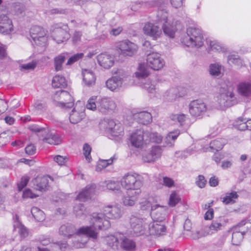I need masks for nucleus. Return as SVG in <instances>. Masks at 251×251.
Instances as JSON below:
<instances>
[{
    "label": "nucleus",
    "mask_w": 251,
    "mask_h": 251,
    "mask_svg": "<svg viewBox=\"0 0 251 251\" xmlns=\"http://www.w3.org/2000/svg\"><path fill=\"white\" fill-rule=\"evenodd\" d=\"M235 227V229H238L242 234H244L249 229H251V221L247 220H242Z\"/></svg>",
    "instance_id": "obj_41"
},
{
    "label": "nucleus",
    "mask_w": 251,
    "mask_h": 251,
    "mask_svg": "<svg viewBox=\"0 0 251 251\" xmlns=\"http://www.w3.org/2000/svg\"><path fill=\"white\" fill-rule=\"evenodd\" d=\"M31 213L37 222H42L45 219L44 212L37 207H33L31 209Z\"/></svg>",
    "instance_id": "obj_45"
},
{
    "label": "nucleus",
    "mask_w": 251,
    "mask_h": 251,
    "mask_svg": "<svg viewBox=\"0 0 251 251\" xmlns=\"http://www.w3.org/2000/svg\"><path fill=\"white\" fill-rule=\"evenodd\" d=\"M203 37L201 30L198 28L189 27L187 28L186 35L182 39V43L187 47H201L203 44Z\"/></svg>",
    "instance_id": "obj_4"
},
{
    "label": "nucleus",
    "mask_w": 251,
    "mask_h": 251,
    "mask_svg": "<svg viewBox=\"0 0 251 251\" xmlns=\"http://www.w3.org/2000/svg\"><path fill=\"white\" fill-rule=\"evenodd\" d=\"M121 233H116L114 235H109L105 237L107 244L114 250L119 248L120 243Z\"/></svg>",
    "instance_id": "obj_35"
},
{
    "label": "nucleus",
    "mask_w": 251,
    "mask_h": 251,
    "mask_svg": "<svg viewBox=\"0 0 251 251\" xmlns=\"http://www.w3.org/2000/svg\"><path fill=\"white\" fill-rule=\"evenodd\" d=\"M49 178L51 179V177L48 176L37 177L35 179V182L36 183V188L41 191L45 190L48 186Z\"/></svg>",
    "instance_id": "obj_39"
},
{
    "label": "nucleus",
    "mask_w": 251,
    "mask_h": 251,
    "mask_svg": "<svg viewBox=\"0 0 251 251\" xmlns=\"http://www.w3.org/2000/svg\"><path fill=\"white\" fill-rule=\"evenodd\" d=\"M221 66L218 64H212L209 66V73L214 76H218L221 73Z\"/></svg>",
    "instance_id": "obj_56"
},
{
    "label": "nucleus",
    "mask_w": 251,
    "mask_h": 251,
    "mask_svg": "<svg viewBox=\"0 0 251 251\" xmlns=\"http://www.w3.org/2000/svg\"><path fill=\"white\" fill-rule=\"evenodd\" d=\"M180 200L179 196L175 192H173L170 196L169 205L171 206H174L179 202Z\"/></svg>",
    "instance_id": "obj_57"
},
{
    "label": "nucleus",
    "mask_w": 251,
    "mask_h": 251,
    "mask_svg": "<svg viewBox=\"0 0 251 251\" xmlns=\"http://www.w3.org/2000/svg\"><path fill=\"white\" fill-rule=\"evenodd\" d=\"M157 17L158 21L163 23L162 28L164 34L170 38H174L176 27L168 22L167 11L164 9H162L161 7H159Z\"/></svg>",
    "instance_id": "obj_12"
},
{
    "label": "nucleus",
    "mask_w": 251,
    "mask_h": 251,
    "mask_svg": "<svg viewBox=\"0 0 251 251\" xmlns=\"http://www.w3.org/2000/svg\"><path fill=\"white\" fill-rule=\"evenodd\" d=\"M144 33L153 40H157L160 38L162 35V30L159 26L151 22L146 23L143 27Z\"/></svg>",
    "instance_id": "obj_21"
},
{
    "label": "nucleus",
    "mask_w": 251,
    "mask_h": 251,
    "mask_svg": "<svg viewBox=\"0 0 251 251\" xmlns=\"http://www.w3.org/2000/svg\"><path fill=\"white\" fill-rule=\"evenodd\" d=\"M74 212L76 217H81L86 215L87 211L83 204L79 203L74 207Z\"/></svg>",
    "instance_id": "obj_51"
},
{
    "label": "nucleus",
    "mask_w": 251,
    "mask_h": 251,
    "mask_svg": "<svg viewBox=\"0 0 251 251\" xmlns=\"http://www.w3.org/2000/svg\"><path fill=\"white\" fill-rule=\"evenodd\" d=\"M237 90L239 94L244 97L251 96V78L238 83Z\"/></svg>",
    "instance_id": "obj_29"
},
{
    "label": "nucleus",
    "mask_w": 251,
    "mask_h": 251,
    "mask_svg": "<svg viewBox=\"0 0 251 251\" xmlns=\"http://www.w3.org/2000/svg\"><path fill=\"white\" fill-rule=\"evenodd\" d=\"M233 91V87L231 85H227L226 88L222 87L220 89V93L217 97V101L221 108L230 106L233 104L234 95Z\"/></svg>",
    "instance_id": "obj_7"
},
{
    "label": "nucleus",
    "mask_w": 251,
    "mask_h": 251,
    "mask_svg": "<svg viewBox=\"0 0 251 251\" xmlns=\"http://www.w3.org/2000/svg\"><path fill=\"white\" fill-rule=\"evenodd\" d=\"M146 60L148 67L154 70H159L165 65V62L161 57L160 54L157 52L149 53Z\"/></svg>",
    "instance_id": "obj_17"
},
{
    "label": "nucleus",
    "mask_w": 251,
    "mask_h": 251,
    "mask_svg": "<svg viewBox=\"0 0 251 251\" xmlns=\"http://www.w3.org/2000/svg\"><path fill=\"white\" fill-rule=\"evenodd\" d=\"M135 119H137L138 122L143 125H147L151 122L152 116L149 112L141 111L134 115Z\"/></svg>",
    "instance_id": "obj_37"
},
{
    "label": "nucleus",
    "mask_w": 251,
    "mask_h": 251,
    "mask_svg": "<svg viewBox=\"0 0 251 251\" xmlns=\"http://www.w3.org/2000/svg\"><path fill=\"white\" fill-rule=\"evenodd\" d=\"M186 118V115L184 114H173L170 116L171 120L175 122H177L181 126L184 124Z\"/></svg>",
    "instance_id": "obj_53"
},
{
    "label": "nucleus",
    "mask_w": 251,
    "mask_h": 251,
    "mask_svg": "<svg viewBox=\"0 0 251 251\" xmlns=\"http://www.w3.org/2000/svg\"><path fill=\"white\" fill-rule=\"evenodd\" d=\"M180 132L178 130H176L174 131L170 132L165 138L166 143L169 146L174 145L175 141L176 139L179 135Z\"/></svg>",
    "instance_id": "obj_47"
},
{
    "label": "nucleus",
    "mask_w": 251,
    "mask_h": 251,
    "mask_svg": "<svg viewBox=\"0 0 251 251\" xmlns=\"http://www.w3.org/2000/svg\"><path fill=\"white\" fill-rule=\"evenodd\" d=\"M207 110V107L204 102L201 100H195L189 104L190 113L194 116H199Z\"/></svg>",
    "instance_id": "obj_24"
},
{
    "label": "nucleus",
    "mask_w": 251,
    "mask_h": 251,
    "mask_svg": "<svg viewBox=\"0 0 251 251\" xmlns=\"http://www.w3.org/2000/svg\"><path fill=\"white\" fill-rule=\"evenodd\" d=\"M38 196L33 194L31 191L29 189H26L23 192V198L24 199L27 198H34L37 197Z\"/></svg>",
    "instance_id": "obj_64"
},
{
    "label": "nucleus",
    "mask_w": 251,
    "mask_h": 251,
    "mask_svg": "<svg viewBox=\"0 0 251 251\" xmlns=\"http://www.w3.org/2000/svg\"><path fill=\"white\" fill-rule=\"evenodd\" d=\"M209 46L211 50L214 51H224L225 48L222 44L216 40L210 41Z\"/></svg>",
    "instance_id": "obj_54"
},
{
    "label": "nucleus",
    "mask_w": 251,
    "mask_h": 251,
    "mask_svg": "<svg viewBox=\"0 0 251 251\" xmlns=\"http://www.w3.org/2000/svg\"><path fill=\"white\" fill-rule=\"evenodd\" d=\"M140 194L139 192H130L127 193L122 199L123 203L126 206H132L134 205L137 201V196Z\"/></svg>",
    "instance_id": "obj_36"
},
{
    "label": "nucleus",
    "mask_w": 251,
    "mask_h": 251,
    "mask_svg": "<svg viewBox=\"0 0 251 251\" xmlns=\"http://www.w3.org/2000/svg\"><path fill=\"white\" fill-rule=\"evenodd\" d=\"M10 141V136L7 132H3L0 134V146L6 145Z\"/></svg>",
    "instance_id": "obj_60"
},
{
    "label": "nucleus",
    "mask_w": 251,
    "mask_h": 251,
    "mask_svg": "<svg viewBox=\"0 0 251 251\" xmlns=\"http://www.w3.org/2000/svg\"><path fill=\"white\" fill-rule=\"evenodd\" d=\"M28 128L30 131L38 133V135L40 136V138H42L43 135H44V133L48 132V130L47 129V128L41 127L37 125H29L28 127Z\"/></svg>",
    "instance_id": "obj_50"
},
{
    "label": "nucleus",
    "mask_w": 251,
    "mask_h": 251,
    "mask_svg": "<svg viewBox=\"0 0 251 251\" xmlns=\"http://www.w3.org/2000/svg\"><path fill=\"white\" fill-rule=\"evenodd\" d=\"M115 156L110 157L109 159H101L100 160L97 164L96 170L98 172L101 171L104 168H106L108 165L111 164L114 160H116Z\"/></svg>",
    "instance_id": "obj_46"
},
{
    "label": "nucleus",
    "mask_w": 251,
    "mask_h": 251,
    "mask_svg": "<svg viewBox=\"0 0 251 251\" xmlns=\"http://www.w3.org/2000/svg\"><path fill=\"white\" fill-rule=\"evenodd\" d=\"M52 39L57 43H62L70 38V34L66 29H64L58 24L53 25L50 29Z\"/></svg>",
    "instance_id": "obj_16"
},
{
    "label": "nucleus",
    "mask_w": 251,
    "mask_h": 251,
    "mask_svg": "<svg viewBox=\"0 0 251 251\" xmlns=\"http://www.w3.org/2000/svg\"><path fill=\"white\" fill-rule=\"evenodd\" d=\"M150 216H143L139 214L132 215L129 219L131 232L134 236H146Z\"/></svg>",
    "instance_id": "obj_3"
},
{
    "label": "nucleus",
    "mask_w": 251,
    "mask_h": 251,
    "mask_svg": "<svg viewBox=\"0 0 251 251\" xmlns=\"http://www.w3.org/2000/svg\"><path fill=\"white\" fill-rule=\"evenodd\" d=\"M29 180V178L27 176H24L21 178V181L17 184L18 188L19 191H21L27 185Z\"/></svg>",
    "instance_id": "obj_61"
},
{
    "label": "nucleus",
    "mask_w": 251,
    "mask_h": 251,
    "mask_svg": "<svg viewBox=\"0 0 251 251\" xmlns=\"http://www.w3.org/2000/svg\"><path fill=\"white\" fill-rule=\"evenodd\" d=\"M95 194V187L94 185L90 186H87L79 193L76 200L81 201H85L91 199Z\"/></svg>",
    "instance_id": "obj_30"
},
{
    "label": "nucleus",
    "mask_w": 251,
    "mask_h": 251,
    "mask_svg": "<svg viewBox=\"0 0 251 251\" xmlns=\"http://www.w3.org/2000/svg\"><path fill=\"white\" fill-rule=\"evenodd\" d=\"M158 198L154 196H148L142 199L140 202V208L143 210H146L151 208L152 211V207L157 204Z\"/></svg>",
    "instance_id": "obj_34"
},
{
    "label": "nucleus",
    "mask_w": 251,
    "mask_h": 251,
    "mask_svg": "<svg viewBox=\"0 0 251 251\" xmlns=\"http://www.w3.org/2000/svg\"><path fill=\"white\" fill-rule=\"evenodd\" d=\"M166 226L162 222L151 221L150 219L146 236L160 237L166 235Z\"/></svg>",
    "instance_id": "obj_15"
},
{
    "label": "nucleus",
    "mask_w": 251,
    "mask_h": 251,
    "mask_svg": "<svg viewBox=\"0 0 251 251\" xmlns=\"http://www.w3.org/2000/svg\"><path fill=\"white\" fill-rule=\"evenodd\" d=\"M226 221L225 219L222 217H220L214 220H213L210 225L202 232L201 231H198L197 236H195L194 238H199L202 236L212 235L218 232L219 231L222 230L225 226Z\"/></svg>",
    "instance_id": "obj_9"
},
{
    "label": "nucleus",
    "mask_w": 251,
    "mask_h": 251,
    "mask_svg": "<svg viewBox=\"0 0 251 251\" xmlns=\"http://www.w3.org/2000/svg\"><path fill=\"white\" fill-rule=\"evenodd\" d=\"M84 54L83 53H78L70 57L67 62V65H71L81 59Z\"/></svg>",
    "instance_id": "obj_58"
},
{
    "label": "nucleus",
    "mask_w": 251,
    "mask_h": 251,
    "mask_svg": "<svg viewBox=\"0 0 251 251\" xmlns=\"http://www.w3.org/2000/svg\"><path fill=\"white\" fill-rule=\"evenodd\" d=\"M116 75L109 78L106 81V87L112 91L119 90L123 85L126 73L122 69H119L115 73Z\"/></svg>",
    "instance_id": "obj_10"
},
{
    "label": "nucleus",
    "mask_w": 251,
    "mask_h": 251,
    "mask_svg": "<svg viewBox=\"0 0 251 251\" xmlns=\"http://www.w3.org/2000/svg\"><path fill=\"white\" fill-rule=\"evenodd\" d=\"M181 96L178 93V89L176 88H172L165 92L163 97L164 99L169 101L175 100L178 97Z\"/></svg>",
    "instance_id": "obj_40"
},
{
    "label": "nucleus",
    "mask_w": 251,
    "mask_h": 251,
    "mask_svg": "<svg viewBox=\"0 0 251 251\" xmlns=\"http://www.w3.org/2000/svg\"><path fill=\"white\" fill-rule=\"evenodd\" d=\"M30 34L35 44L44 50L48 45L47 31L40 26L35 25L30 28Z\"/></svg>",
    "instance_id": "obj_6"
},
{
    "label": "nucleus",
    "mask_w": 251,
    "mask_h": 251,
    "mask_svg": "<svg viewBox=\"0 0 251 251\" xmlns=\"http://www.w3.org/2000/svg\"><path fill=\"white\" fill-rule=\"evenodd\" d=\"M107 189L112 191H121V187L118 181L111 180H106L104 182Z\"/></svg>",
    "instance_id": "obj_52"
},
{
    "label": "nucleus",
    "mask_w": 251,
    "mask_h": 251,
    "mask_svg": "<svg viewBox=\"0 0 251 251\" xmlns=\"http://www.w3.org/2000/svg\"><path fill=\"white\" fill-rule=\"evenodd\" d=\"M85 107L83 104L79 102L73 109L70 115V121L71 123L75 124L80 121L84 117Z\"/></svg>",
    "instance_id": "obj_25"
},
{
    "label": "nucleus",
    "mask_w": 251,
    "mask_h": 251,
    "mask_svg": "<svg viewBox=\"0 0 251 251\" xmlns=\"http://www.w3.org/2000/svg\"><path fill=\"white\" fill-rule=\"evenodd\" d=\"M105 130L112 137H120L124 135V128L121 124L116 123L113 120H108L106 122Z\"/></svg>",
    "instance_id": "obj_19"
},
{
    "label": "nucleus",
    "mask_w": 251,
    "mask_h": 251,
    "mask_svg": "<svg viewBox=\"0 0 251 251\" xmlns=\"http://www.w3.org/2000/svg\"><path fill=\"white\" fill-rule=\"evenodd\" d=\"M98 101H99V97L92 96L87 101L86 105V108L92 111L98 110Z\"/></svg>",
    "instance_id": "obj_44"
},
{
    "label": "nucleus",
    "mask_w": 251,
    "mask_h": 251,
    "mask_svg": "<svg viewBox=\"0 0 251 251\" xmlns=\"http://www.w3.org/2000/svg\"><path fill=\"white\" fill-rule=\"evenodd\" d=\"M148 139L146 138L145 132L141 129L133 132L130 136L129 141L131 146L137 149H142L147 145Z\"/></svg>",
    "instance_id": "obj_14"
},
{
    "label": "nucleus",
    "mask_w": 251,
    "mask_h": 251,
    "mask_svg": "<svg viewBox=\"0 0 251 251\" xmlns=\"http://www.w3.org/2000/svg\"><path fill=\"white\" fill-rule=\"evenodd\" d=\"M83 154L85 157L86 160L88 162H90L91 160V156L90 155L91 151V147L87 144H85L83 147Z\"/></svg>",
    "instance_id": "obj_59"
},
{
    "label": "nucleus",
    "mask_w": 251,
    "mask_h": 251,
    "mask_svg": "<svg viewBox=\"0 0 251 251\" xmlns=\"http://www.w3.org/2000/svg\"><path fill=\"white\" fill-rule=\"evenodd\" d=\"M227 62L229 64H233L238 66H242L243 64L242 59L236 54L229 55L227 58Z\"/></svg>",
    "instance_id": "obj_55"
},
{
    "label": "nucleus",
    "mask_w": 251,
    "mask_h": 251,
    "mask_svg": "<svg viewBox=\"0 0 251 251\" xmlns=\"http://www.w3.org/2000/svg\"><path fill=\"white\" fill-rule=\"evenodd\" d=\"M120 183L122 187L127 190H138L143 185L140 176L133 172L126 174L122 177Z\"/></svg>",
    "instance_id": "obj_5"
},
{
    "label": "nucleus",
    "mask_w": 251,
    "mask_h": 251,
    "mask_svg": "<svg viewBox=\"0 0 251 251\" xmlns=\"http://www.w3.org/2000/svg\"><path fill=\"white\" fill-rule=\"evenodd\" d=\"M97 59L99 65L105 69H110L114 64L113 56L107 53L99 54L97 56Z\"/></svg>",
    "instance_id": "obj_26"
},
{
    "label": "nucleus",
    "mask_w": 251,
    "mask_h": 251,
    "mask_svg": "<svg viewBox=\"0 0 251 251\" xmlns=\"http://www.w3.org/2000/svg\"><path fill=\"white\" fill-rule=\"evenodd\" d=\"M168 214L169 210L166 206L155 204L152 207L151 216L152 221L162 222L166 219Z\"/></svg>",
    "instance_id": "obj_18"
},
{
    "label": "nucleus",
    "mask_w": 251,
    "mask_h": 251,
    "mask_svg": "<svg viewBox=\"0 0 251 251\" xmlns=\"http://www.w3.org/2000/svg\"><path fill=\"white\" fill-rule=\"evenodd\" d=\"M244 234L234 227L232 236V243L234 245H239L243 238Z\"/></svg>",
    "instance_id": "obj_48"
},
{
    "label": "nucleus",
    "mask_w": 251,
    "mask_h": 251,
    "mask_svg": "<svg viewBox=\"0 0 251 251\" xmlns=\"http://www.w3.org/2000/svg\"><path fill=\"white\" fill-rule=\"evenodd\" d=\"M53 100L56 102V105L61 108L71 107L74 103L73 98L66 91H56L53 96Z\"/></svg>",
    "instance_id": "obj_11"
},
{
    "label": "nucleus",
    "mask_w": 251,
    "mask_h": 251,
    "mask_svg": "<svg viewBox=\"0 0 251 251\" xmlns=\"http://www.w3.org/2000/svg\"><path fill=\"white\" fill-rule=\"evenodd\" d=\"M59 233L68 237L75 234L76 236L86 235V237H84L81 242L75 241L73 246L75 248H84L88 241V237L95 239H97L98 234V232L92 229L91 226H82L76 230L75 226L69 224L62 225L59 228Z\"/></svg>",
    "instance_id": "obj_2"
},
{
    "label": "nucleus",
    "mask_w": 251,
    "mask_h": 251,
    "mask_svg": "<svg viewBox=\"0 0 251 251\" xmlns=\"http://www.w3.org/2000/svg\"><path fill=\"white\" fill-rule=\"evenodd\" d=\"M136 77L139 80H145V82H142V87L147 90L149 93H153L155 89V86L154 82L148 79L145 80L149 75V72L144 64H140L135 73Z\"/></svg>",
    "instance_id": "obj_8"
},
{
    "label": "nucleus",
    "mask_w": 251,
    "mask_h": 251,
    "mask_svg": "<svg viewBox=\"0 0 251 251\" xmlns=\"http://www.w3.org/2000/svg\"><path fill=\"white\" fill-rule=\"evenodd\" d=\"M52 85L55 88H64L67 86V82L64 77L56 75L52 79Z\"/></svg>",
    "instance_id": "obj_42"
},
{
    "label": "nucleus",
    "mask_w": 251,
    "mask_h": 251,
    "mask_svg": "<svg viewBox=\"0 0 251 251\" xmlns=\"http://www.w3.org/2000/svg\"><path fill=\"white\" fill-rule=\"evenodd\" d=\"M116 104L110 98L99 97L98 110L102 113H107L115 109Z\"/></svg>",
    "instance_id": "obj_23"
},
{
    "label": "nucleus",
    "mask_w": 251,
    "mask_h": 251,
    "mask_svg": "<svg viewBox=\"0 0 251 251\" xmlns=\"http://www.w3.org/2000/svg\"><path fill=\"white\" fill-rule=\"evenodd\" d=\"M162 148L159 146H152L148 153L142 154V159L145 162L153 163L159 159L162 154Z\"/></svg>",
    "instance_id": "obj_22"
},
{
    "label": "nucleus",
    "mask_w": 251,
    "mask_h": 251,
    "mask_svg": "<svg viewBox=\"0 0 251 251\" xmlns=\"http://www.w3.org/2000/svg\"><path fill=\"white\" fill-rule=\"evenodd\" d=\"M68 54V53L67 52H63L54 58V66L56 71H59L62 70L63 63H64Z\"/></svg>",
    "instance_id": "obj_43"
},
{
    "label": "nucleus",
    "mask_w": 251,
    "mask_h": 251,
    "mask_svg": "<svg viewBox=\"0 0 251 251\" xmlns=\"http://www.w3.org/2000/svg\"><path fill=\"white\" fill-rule=\"evenodd\" d=\"M14 31L13 22L6 14L0 15V33L3 35H10Z\"/></svg>",
    "instance_id": "obj_20"
},
{
    "label": "nucleus",
    "mask_w": 251,
    "mask_h": 251,
    "mask_svg": "<svg viewBox=\"0 0 251 251\" xmlns=\"http://www.w3.org/2000/svg\"><path fill=\"white\" fill-rule=\"evenodd\" d=\"M13 231H17L22 238H25L28 235V230L20 221L18 216L16 215L13 218Z\"/></svg>",
    "instance_id": "obj_33"
},
{
    "label": "nucleus",
    "mask_w": 251,
    "mask_h": 251,
    "mask_svg": "<svg viewBox=\"0 0 251 251\" xmlns=\"http://www.w3.org/2000/svg\"><path fill=\"white\" fill-rule=\"evenodd\" d=\"M104 213H93L91 215V226L97 232V229L105 230L109 228L111 224L109 220L104 218V215L109 219H119L122 215L120 208L116 204H107L103 208Z\"/></svg>",
    "instance_id": "obj_1"
},
{
    "label": "nucleus",
    "mask_w": 251,
    "mask_h": 251,
    "mask_svg": "<svg viewBox=\"0 0 251 251\" xmlns=\"http://www.w3.org/2000/svg\"><path fill=\"white\" fill-rule=\"evenodd\" d=\"M145 137L148 139L147 144L150 143H160L163 139V137L156 132L145 131Z\"/></svg>",
    "instance_id": "obj_38"
},
{
    "label": "nucleus",
    "mask_w": 251,
    "mask_h": 251,
    "mask_svg": "<svg viewBox=\"0 0 251 251\" xmlns=\"http://www.w3.org/2000/svg\"><path fill=\"white\" fill-rule=\"evenodd\" d=\"M206 181L203 176L200 175L198 176L196 180V184L197 186L200 188H203L206 184Z\"/></svg>",
    "instance_id": "obj_63"
},
{
    "label": "nucleus",
    "mask_w": 251,
    "mask_h": 251,
    "mask_svg": "<svg viewBox=\"0 0 251 251\" xmlns=\"http://www.w3.org/2000/svg\"><path fill=\"white\" fill-rule=\"evenodd\" d=\"M48 132L43 135L41 139L45 143L50 145H57L60 144L62 140L60 136L54 131H50L48 128H47Z\"/></svg>",
    "instance_id": "obj_28"
},
{
    "label": "nucleus",
    "mask_w": 251,
    "mask_h": 251,
    "mask_svg": "<svg viewBox=\"0 0 251 251\" xmlns=\"http://www.w3.org/2000/svg\"><path fill=\"white\" fill-rule=\"evenodd\" d=\"M120 245L121 248L126 251H135L136 249L135 242L127 238L123 233L121 235Z\"/></svg>",
    "instance_id": "obj_31"
},
{
    "label": "nucleus",
    "mask_w": 251,
    "mask_h": 251,
    "mask_svg": "<svg viewBox=\"0 0 251 251\" xmlns=\"http://www.w3.org/2000/svg\"><path fill=\"white\" fill-rule=\"evenodd\" d=\"M82 84L87 87H93L96 84V75L94 72L90 69H83L82 70Z\"/></svg>",
    "instance_id": "obj_27"
},
{
    "label": "nucleus",
    "mask_w": 251,
    "mask_h": 251,
    "mask_svg": "<svg viewBox=\"0 0 251 251\" xmlns=\"http://www.w3.org/2000/svg\"><path fill=\"white\" fill-rule=\"evenodd\" d=\"M138 49L136 44L127 40L119 42L117 46V51L124 56H132L136 53Z\"/></svg>",
    "instance_id": "obj_13"
},
{
    "label": "nucleus",
    "mask_w": 251,
    "mask_h": 251,
    "mask_svg": "<svg viewBox=\"0 0 251 251\" xmlns=\"http://www.w3.org/2000/svg\"><path fill=\"white\" fill-rule=\"evenodd\" d=\"M238 198V195L235 191L230 193H227L226 196L223 198V202L226 204L233 203L235 202V200Z\"/></svg>",
    "instance_id": "obj_49"
},
{
    "label": "nucleus",
    "mask_w": 251,
    "mask_h": 251,
    "mask_svg": "<svg viewBox=\"0 0 251 251\" xmlns=\"http://www.w3.org/2000/svg\"><path fill=\"white\" fill-rule=\"evenodd\" d=\"M36 66V63L34 61H32L31 62L28 63L27 64H23L20 66L21 70H33L34 69Z\"/></svg>",
    "instance_id": "obj_62"
},
{
    "label": "nucleus",
    "mask_w": 251,
    "mask_h": 251,
    "mask_svg": "<svg viewBox=\"0 0 251 251\" xmlns=\"http://www.w3.org/2000/svg\"><path fill=\"white\" fill-rule=\"evenodd\" d=\"M227 143V140L225 138H218L210 142L209 148L203 151H211L212 152L218 151L221 150L224 146Z\"/></svg>",
    "instance_id": "obj_32"
}]
</instances>
